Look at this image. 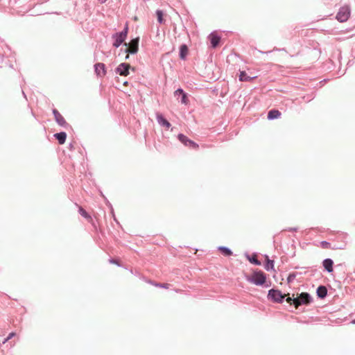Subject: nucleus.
<instances>
[{
  "instance_id": "24",
  "label": "nucleus",
  "mask_w": 355,
  "mask_h": 355,
  "mask_svg": "<svg viewBox=\"0 0 355 355\" xmlns=\"http://www.w3.org/2000/svg\"><path fill=\"white\" fill-rule=\"evenodd\" d=\"M320 247L324 249H329L331 248V244L327 241H322L320 243Z\"/></svg>"
},
{
  "instance_id": "11",
  "label": "nucleus",
  "mask_w": 355,
  "mask_h": 355,
  "mask_svg": "<svg viewBox=\"0 0 355 355\" xmlns=\"http://www.w3.org/2000/svg\"><path fill=\"white\" fill-rule=\"evenodd\" d=\"M55 119L58 122V123L60 125H64L66 123V121L63 116L59 113L57 110H53V111Z\"/></svg>"
},
{
  "instance_id": "25",
  "label": "nucleus",
  "mask_w": 355,
  "mask_h": 355,
  "mask_svg": "<svg viewBox=\"0 0 355 355\" xmlns=\"http://www.w3.org/2000/svg\"><path fill=\"white\" fill-rule=\"evenodd\" d=\"M154 285L155 286H157V287H160V288H166V289H168L169 288V286H170V284H167V283H165V284H155Z\"/></svg>"
},
{
  "instance_id": "28",
  "label": "nucleus",
  "mask_w": 355,
  "mask_h": 355,
  "mask_svg": "<svg viewBox=\"0 0 355 355\" xmlns=\"http://www.w3.org/2000/svg\"><path fill=\"white\" fill-rule=\"evenodd\" d=\"M286 302H287L288 303H289V304H292V302H293V299H292V298H291V297H288L286 298Z\"/></svg>"
},
{
  "instance_id": "9",
  "label": "nucleus",
  "mask_w": 355,
  "mask_h": 355,
  "mask_svg": "<svg viewBox=\"0 0 355 355\" xmlns=\"http://www.w3.org/2000/svg\"><path fill=\"white\" fill-rule=\"evenodd\" d=\"M95 71L98 76H104L106 73L105 64L103 63H97L95 64Z\"/></svg>"
},
{
  "instance_id": "18",
  "label": "nucleus",
  "mask_w": 355,
  "mask_h": 355,
  "mask_svg": "<svg viewBox=\"0 0 355 355\" xmlns=\"http://www.w3.org/2000/svg\"><path fill=\"white\" fill-rule=\"evenodd\" d=\"M176 93H180V94H181V96H182L181 102H182V103L185 104V105L188 104L189 100H188L187 96V94L184 92V91L182 89H177L176 90Z\"/></svg>"
},
{
  "instance_id": "32",
  "label": "nucleus",
  "mask_w": 355,
  "mask_h": 355,
  "mask_svg": "<svg viewBox=\"0 0 355 355\" xmlns=\"http://www.w3.org/2000/svg\"><path fill=\"white\" fill-rule=\"evenodd\" d=\"M352 323L355 324V320L352 321Z\"/></svg>"
},
{
  "instance_id": "2",
  "label": "nucleus",
  "mask_w": 355,
  "mask_h": 355,
  "mask_svg": "<svg viewBox=\"0 0 355 355\" xmlns=\"http://www.w3.org/2000/svg\"><path fill=\"white\" fill-rule=\"evenodd\" d=\"M350 16V8L348 6H342L336 15V19L340 22H345Z\"/></svg>"
},
{
  "instance_id": "23",
  "label": "nucleus",
  "mask_w": 355,
  "mask_h": 355,
  "mask_svg": "<svg viewBox=\"0 0 355 355\" xmlns=\"http://www.w3.org/2000/svg\"><path fill=\"white\" fill-rule=\"evenodd\" d=\"M248 260L250 261V263H252L253 264H255L257 266L261 265V262L257 259L256 254H254L252 257H249Z\"/></svg>"
},
{
  "instance_id": "8",
  "label": "nucleus",
  "mask_w": 355,
  "mask_h": 355,
  "mask_svg": "<svg viewBox=\"0 0 355 355\" xmlns=\"http://www.w3.org/2000/svg\"><path fill=\"white\" fill-rule=\"evenodd\" d=\"M130 69V65L129 64L121 63L117 67L116 71L120 76H127L129 74Z\"/></svg>"
},
{
  "instance_id": "30",
  "label": "nucleus",
  "mask_w": 355,
  "mask_h": 355,
  "mask_svg": "<svg viewBox=\"0 0 355 355\" xmlns=\"http://www.w3.org/2000/svg\"><path fill=\"white\" fill-rule=\"evenodd\" d=\"M101 3L105 2L107 0H98Z\"/></svg>"
},
{
  "instance_id": "31",
  "label": "nucleus",
  "mask_w": 355,
  "mask_h": 355,
  "mask_svg": "<svg viewBox=\"0 0 355 355\" xmlns=\"http://www.w3.org/2000/svg\"><path fill=\"white\" fill-rule=\"evenodd\" d=\"M129 58V55L128 54V55H126L125 58L127 59V58Z\"/></svg>"
},
{
  "instance_id": "1",
  "label": "nucleus",
  "mask_w": 355,
  "mask_h": 355,
  "mask_svg": "<svg viewBox=\"0 0 355 355\" xmlns=\"http://www.w3.org/2000/svg\"><path fill=\"white\" fill-rule=\"evenodd\" d=\"M246 279L256 285V286H262L266 282V275L261 270H254L250 275L245 276Z\"/></svg>"
},
{
  "instance_id": "15",
  "label": "nucleus",
  "mask_w": 355,
  "mask_h": 355,
  "mask_svg": "<svg viewBox=\"0 0 355 355\" xmlns=\"http://www.w3.org/2000/svg\"><path fill=\"white\" fill-rule=\"evenodd\" d=\"M257 76H249L247 75V73L242 71L240 72V74H239V80L240 81H251L252 80L256 78Z\"/></svg>"
},
{
  "instance_id": "22",
  "label": "nucleus",
  "mask_w": 355,
  "mask_h": 355,
  "mask_svg": "<svg viewBox=\"0 0 355 355\" xmlns=\"http://www.w3.org/2000/svg\"><path fill=\"white\" fill-rule=\"evenodd\" d=\"M156 15H157V21H159V23L160 24H163L164 23V19L163 18V12L162 10H157L156 12Z\"/></svg>"
},
{
  "instance_id": "7",
  "label": "nucleus",
  "mask_w": 355,
  "mask_h": 355,
  "mask_svg": "<svg viewBox=\"0 0 355 355\" xmlns=\"http://www.w3.org/2000/svg\"><path fill=\"white\" fill-rule=\"evenodd\" d=\"M285 297L286 295H283L278 290L271 289L268 293V297L271 298L274 302H281Z\"/></svg>"
},
{
  "instance_id": "13",
  "label": "nucleus",
  "mask_w": 355,
  "mask_h": 355,
  "mask_svg": "<svg viewBox=\"0 0 355 355\" xmlns=\"http://www.w3.org/2000/svg\"><path fill=\"white\" fill-rule=\"evenodd\" d=\"M282 115L281 112L277 110H271L268 113V119L269 120L277 119Z\"/></svg>"
},
{
  "instance_id": "20",
  "label": "nucleus",
  "mask_w": 355,
  "mask_h": 355,
  "mask_svg": "<svg viewBox=\"0 0 355 355\" xmlns=\"http://www.w3.org/2000/svg\"><path fill=\"white\" fill-rule=\"evenodd\" d=\"M79 213L88 220H92V217L87 214V212L81 207H79Z\"/></svg>"
},
{
  "instance_id": "27",
  "label": "nucleus",
  "mask_w": 355,
  "mask_h": 355,
  "mask_svg": "<svg viewBox=\"0 0 355 355\" xmlns=\"http://www.w3.org/2000/svg\"><path fill=\"white\" fill-rule=\"evenodd\" d=\"M15 333H14V332L10 333V334L8 335V338H7L3 341V343H6V342H7L8 340H10V338H12L13 336H15Z\"/></svg>"
},
{
  "instance_id": "17",
  "label": "nucleus",
  "mask_w": 355,
  "mask_h": 355,
  "mask_svg": "<svg viewBox=\"0 0 355 355\" xmlns=\"http://www.w3.org/2000/svg\"><path fill=\"white\" fill-rule=\"evenodd\" d=\"M327 294V289L324 286H320L317 289V295L320 298H324Z\"/></svg>"
},
{
  "instance_id": "6",
  "label": "nucleus",
  "mask_w": 355,
  "mask_h": 355,
  "mask_svg": "<svg viewBox=\"0 0 355 355\" xmlns=\"http://www.w3.org/2000/svg\"><path fill=\"white\" fill-rule=\"evenodd\" d=\"M124 45L128 46L125 51L128 53H136L138 51L139 39H133L129 44L124 43Z\"/></svg>"
},
{
  "instance_id": "26",
  "label": "nucleus",
  "mask_w": 355,
  "mask_h": 355,
  "mask_svg": "<svg viewBox=\"0 0 355 355\" xmlns=\"http://www.w3.org/2000/svg\"><path fill=\"white\" fill-rule=\"evenodd\" d=\"M267 259H268V263L266 266V268L267 270H268L270 268H273V261L269 260L268 258H267Z\"/></svg>"
},
{
  "instance_id": "5",
  "label": "nucleus",
  "mask_w": 355,
  "mask_h": 355,
  "mask_svg": "<svg viewBox=\"0 0 355 355\" xmlns=\"http://www.w3.org/2000/svg\"><path fill=\"white\" fill-rule=\"evenodd\" d=\"M178 139L185 146H189L193 149H198L199 146L193 141L189 139L187 137L183 134H179L178 136Z\"/></svg>"
},
{
  "instance_id": "19",
  "label": "nucleus",
  "mask_w": 355,
  "mask_h": 355,
  "mask_svg": "<svg viewBox=\"0 0 355 355\" xmlns=\"http://www.w3.org/2000/svg\"><path fill=\"white\" fill-rule=\"evenodd\" d=\"M188 53V48L186 45H182L180 46V57L181 59H184Z\"/></svg>"
},
{
  "instance_id": "12",
  "label": "nucleus",
  "mask_w": 355,
  "mask_h": 355,
  "mask_svg": "<svg viewBox=\"0 0 355 355\" xmlns=\"http://www.w3.org/2000/svg\"><path fill=\"white\" fill-rule=\"evenodd\" d=\"M157 119L160 125L165 126L167 128H170L171 123L165 118H164L162 114H157Z\"/></svg>"
},
{
  "instance_id": "21",
  "label": "nucleus",
  "mask_w": 355,
  "mask_h": 355,
  "mask_svg": "<svg viewBox=\"0 0 355 355\" xmlns=\"http://www.w3.org/2000/svg\"><path fill=\"white\" fill-rule=\"evenodd\" d=\"M219 250H220V252H222L225 256H230V255H232V252L230 249H228V248H225V247H220V248H219Z\"/></svg>"
},
{
  "instance_id": "16",
  "label": "nucleus",
  "mask_w": 355,
  "mask_h": 355,
  "mask_svg": "<svg viewBox=\"0 0 355 355\" xmlns=\"http://www.w3.org/2000/svg\"><path fill=\"white\" fill-rule=\"evenodd\" d=\"M54 137L56 138V139H58V143L60 144H64V142L66 141L67 135L65 132H62L55 134Z\"/></svg>"
},
{
  "instance_id": "4",
  "label": "nucleus",
  "mask_w": 355,
  "mask_h": 355,
  "mask_svg": "<svg viewBox=\"0 0 355 355\" xmlns=\"http://www.w3.org/2000/svg\"><path fill=\"white\" fill-rule=\"evenodd\" d=\"M310 302V295L307 293H302L297 298L293 299V304L297 308L302 304H307Z\"/></svg>"
},
{
  "instance_id": "29",
  "label": "nucleus",
  "mask_w": 355,
  "mask_h": 355,
  "mask_svg": "<svg viewBox=\"0 0 355 355\" xmlns=\"http://www.w3.org/2000/svg\"><path fill=\"white\" fill-rule=\"evenodd\" d=\"M174 95H175V96H181V94H180V93H176V91L174 92Z\"/></svg>"
},
{
  "instance_id": "3",
  "label": "nucleus",
  "mask_w": 355,
  "mask_h": 355,
  "mask_svg": "<svg viewBox=\"0 0 355 355\" xmlns=\"http://www.w3.org/2000/svg\"><path fill=\"white\" fill-rule=\"evenodd\" d=\"M128 30V25H126L123 31L113 35V38L114 39V42L113 43L114 46L117 48L125 41L127 37Z\"/></svg>"
},
{
  "instance_id": "14",
  "label": "nucleus",
  "mask_w": 355,
  "mask_h": 355,
  "mask_svg": "<svg viewBox=\"0 0 355 355\" xmlns=\"http://www.w3.org/2000/svg\"><path fill=\"white\" fill-rule=\"evenodd\" d=\"M333 264L334 262L330 259H326L323 261V266L329 272L333 271Z\"/></svg>"
},
{
  "instance_id": "10",
  "label": "nucleus",
  "mask_w": 355,
  "mask_h": 355,
  "mask_svg": "<svg viewBox=\"0 0 355 355\" xmlns=\"http://www.w3.org/2000/svg\"><path fill=\"white\" fill-rule=\"evenodd\" d=\"M209 38L210 40L211 46L214 48H215L218 46V44L220 40V37L216 33H211L209 35Z\"/></svg>"
}]
</instances>
